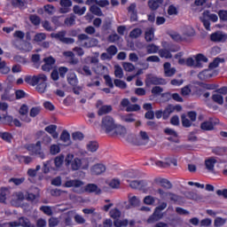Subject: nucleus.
<instances>
[{
  "instance_id": "nucleus-42",
  "label": "nucleus",
  "mask_w": 227,
  "mask_h": 227,
  "mask_svg": "<svg viewBox=\"0 0 227 227\" xmlns=\"http://www.w3.org/2000/svg\"><path fill=\"white\" fill-rule=\"evenodd\" d=\"M78 74H82V75H91V69H90V67L88 66H83L82 68H78L77 69Z\"/></svg>"
},
{
  "instance_id": "nucleus-63",
  "label": "nucleus",
  "mask_w": 227,
  "mask_h": 227,
  "mask_svg": "<svg viewBox=\"0 0 227 227\" xmlns=\"http://www.w3.org/2000/svg\"><path fill=\"white\" fill-rule=\"evenodd\" d=\"M184 35L186 36H193L194 35V28H192V27L191 26H188L184 28Z\"/></svg>"
},
{
  "instance_id": "nucleus-2",
  "label": "nucleus",
  "mask_w": 227,
  "mask_h": 227,
  "mask_svg": "<svg viewBox=\"0 0 227 227\" xmlns=\"http://www.w3.org/2000/svg\"><path fill=\"white\" fill-rule=\"evenodd\" d=\"M167 207L168 203L161 202L158 207H155L153 214L148 218L147 223L149 224H153V223L160 221V219L164 216L162 210H166Z\"/></svg>"
},
{
  "instance_id": "nucleus-43",
  "label": "nucleus",
  "mask_w": 227,
  "mask_h": 227,
  "mask_svg": "<svg viewBox=\"0 0 227 227\" xmlns=\"http://www.w3.org/2000/svg\"><path fill=\"white\" fill-rule=\"evenodd\" d=\"M10 194V191L6 188H2L0 192V201L1 203H4L6 201V196Z\"/></svg>"
},
{
  "instance_id": "nucleus-58",
  "label": "nucleus",
  "mask_w": 227,
  "mask_h": 227,
  "mask_svg": "<svg viewBox=\"0 0 227 227\" xmlns=\"http://www.w3.org/2000/svg\"><path fill=\"white\" fill-rule=\"evenodd\" d=\"M114 84L117 88H121V90H125L127 88V83L121 80L115 79Z\"/></svg>"
},
{
  "instance_id": "nucleus-48",
  "label": "nucleus",
  "mask_w": 227,
  "mask_h": 227,
  "mask_svg": "<svg viewBox=\"0 0 227 227\" xmlns=\"http://www.w3.org/2000/svg\"><path fill=\"white\" fill-rule=\"evenodd\" d=\"M120 179L114 178L110 182H108L109 187L112 189H120Z\"/></svg>"
},
{
  "instance_id": "nucleus-52",
  "label": "nucleus",
  "mask_w": 227,
  "mask_h": 227,
  "mask_svg": "<svg viewBox=\"0 0 227 227\" xmlns=\"http://www.w3.org/2000/svg\"><path fill=\"white\" fill-rule=\"evenodd\" d=\"M65 24L66 26H74V24H75V15L70 14V16L65 20Z\"/></svg>"
},
{
  "instance_id": "nucleus-3",
  "label": "nucleus",
  "mask_w": 227,
  "mask_h": 227,
  "mask_svg": "<svg viewBox=\"0 0 227 227\" xmlns=\"http://www.w3.org/2000/svg\"><path fill=\"white\" fill-rule=\"evenodd\" d=\"M208 59L203 54H198L195 59L189 58L186 59V67H194L195 68H203V63H207Z\"/></svg>"
},
{
  "instance_id": "nucleus-18",
  "label": "nucleus",
  "mask_w": 227,
  "mask_h": 227,
  "mask_svg": "<svg viewBox=\"0 0 227 227\" xmlns=\"http://www.w3.org/2000/svg\"><path fill=\"white\" fill-rule=\"evenodd\" d=\"M127 134V129L121 125H115V128L110 134L111 136H120L123 137Z\"/></svg>"
},
{
  "instance_id": "nucleus-21",
  "label": "nucleus",
  "mask_w": 227,
  "mask_h": 227,
  "mask_svg": "<svg viewBox=\"0 0 227 227\" xmlns=\"http://www.w3.org/2000/svg\"><path fill=\"white\" fill-rule=\"evenodd\" d=\"M90 171L92 175H102V173H105L106 171V165L98 163L90 168Z\"/></svg>"
},
{
  "instance_id": "nucleus-44",
  "label": "nucleus",
  "mask_w": 227,
  "mask_h": 227,
  "mask_svg": "<svg viewBox=\"0 0 227 227\" xmlns=\"http://www.w3.org/2000/svg\"><path fill=\"white\" fill-rule=\"evenodd\" d=\"M146 50L148 54H157V52H159V46L155 44H149L146 47Z\"/></svg>"
},
{
  "instance_id": "nucleus-25",
  "label": "nucleus",
  "mask_w": 227,
  "mask_h": 227,
  "mask_svg": "<svg viewBox=\"0 0 227 227\" xmlns=\"http://www.w3.org/2000/svg\"><path fill=\"white\" fill-rule=\"evenodd\" d=\"M75 159H77V157H75L74 153H67L65 157V165L67 166V168H69V169H71L74 162L75 161Z\"/></svg>"
},
{
  "instance_id": "nucleus-24",
  "label": "nucleus",
  "mask_w": 227,
  "mask_h": 227,
  "mask_svg": "<svg viewBox=\"0 0 227 227\" xmlns=\"http://www.w3.org/2000/svg\"><path fill=\"white\" fill-rule=\"evenodd\" d=\"M60 141L65 143V146H70L72 145V141L70 140V133L64 130L60 135Z\"/></svg>"
},
{
  "instance_id": "nucleus-37",
  "label": "nucleus",
  "mask_w": 227,
  "mask_h": 227,
  "mask_svg": "<svg viewBox=\"0 0 227 227\" xmlns=\"http://www.w3.org/2000/svg\"><path fill=\"white\" fill-rule=\"evenodd\" d=\"M61 152V146L58 144H53L50 146V153L51 155H58Z\"/></svg>"
},
{
  "instance_id": "nucleus-57",
  "label": "nucleus",
  "mask_w": 227,
  "mask_h": 227,
  "mask_svg": "<svg viewBox=\"0 0 227 227\" xmlns=\"http://www.w3.org/2000/svg\"><path fill=\"white\" fill-rule=\"evenodd\" d=\"M0 72L1 74H8L10 72V67L6 66V62H0Z\"/></svg>"
},
{
  "instance_id": "nucleus-27",
  "label": "nucleus",
  "mask_w": 227,
  "mask_h": 227,
  "mask_svg": "<svg viewBox=\"0 0 227 227\" xmlns=\"http://www.w3.org/2000/svg\"><path fill=\"white\" fill-rule=\"evenodd\" d=\"M65 162V156L60 154L54 159V165L56 169H61L63 168V163Z\"/></svg>"
},
{
  "instance_id": "nucleus-47",
  "label": "nucleus",
  "mask_w": 227,
  "mask_h": 227,
  "mask_svg": "<svg viewBox=\"0 0 227 227\" xmlns=\"http://www.w3.org/2000/svg\"><path fill=\"white\" fill-rule=\"evenodd\" d=\"M114 75L118 79L123 78V69L120 66H114Z\"/></svg>"
},
{
  "instance_id": "nucleus-39",
  "label": "nucleus",
  "mask_w": 227,
  "mask_h": 227,
  "mask_svg": "<svg viewBox=\"0 0 227 227\" xmlns=\"http://www.w3.org/2000/svg\"><path fill=\"white\" fill-rule=\"evenodd\" d=\"M175 111V106L172 105H169L166 107V109L163 112V119L168 120L169 118V114Z\"/></svg>"
},
{
  "instance_id": "nucleus-56",
  "label": "nucleus",
  "mask_w": 227,
  "mask_h": 227,
  "mask_svg": "<svg viewBox=\"0 0 227 227\" xmlns=\"http://www.w3.org/2000/svg\"><path fill=\"white\" fill-rule=\"evenodd\" d=\"M159 55L160 56V58H166L167 59L171 58V52L169 51L166 50V49L160 50L159 51Z\"/></svg>"
},
{
  "instance_id": "nucleus-34",
  "label": "nucleus",
  "mask_w": 227,
  "mask_h": 227,
  "mask_svg": "<svg viewBox=\"0 0 227 227\" xmlns=\"http://www.w3.org/2000/svg\"><path fill=\"white\" fill-rule=\"evenodd\" d=\"M36 84H47V76L43 74L35 75V85Z\"/></svg>"
},
{
  "instance_id": "nucleus-33",
  "label": "nucleus",
  "mask_w": 227,
  "mask_h": 227,
  "mask_svg": "<svg viewBox=\"0 0 227 227\" xmlns=\"http://www.w3.org/2000/svg\"><path fill=\"white\" fill-rule=\"evenodd\" d=\"M203 17L204 19H209V20H212V22H217V20H219L217 14L210 13L208 11L204 12Z\"/></svg>"
},
{
  "instance_id": "nucleus-35",
  "label": "nucleus",
  "mask_w": 227,
  "mask_h": 227,
  "mask_svg": "<svg viewBox=\"0 0 227 227\" xmlns=\"http://www.w3.org/2000/svg\"><path fill=\"white\" fill-rule=\"evenodd\" d=\"M202 130H214V122L212 121H204L200 125Z\"/></svg>"
},
{
  "instance_id": "nucleus-22",
  "label": "nucleus",
  "mask_w": 227,
  "mask_h": 227,
  "mask_svg": "<svg viewBox=\"0 0 227 227\" xmlns=\"http://www.w3.org/2000/svg\"><path fill=\"white\" fill-rule=\"evenodd\" d=\"M128 12L130 16L131 22H136V20H137V11L136 10V4H131L128 7Z\"/></svg>"
},
{
  "instance_id": "nucleus-36",
  "label": "nucleus",
  "mask_w": 227,
  "mask_h": 227,
  "mask_svg": "<svg viewBox=\"0 0 227 227\" xmlns=\"http://www.w3.org/2000/svg\"><path fill=\"white\" fill-rule=\"evenodd\" d=\"M73 12L75 15H84V13H86V6L81 7L79 5H74L73 7Z\"/></svg>"
},
{
  "instance_id": "nucleus-19",
  "label": "nucleus",
  "mask_w": 227,
  "mask_h": 227,
  "mask_svg": "<svg viewBox=\"0 0 227 227\" xmlns=\"http://www.w3.org/2000/svg\"><path fill=\"white\" fill-rule=\"evenodd\" d=\"M163 67L166 77H173V75L176 74V69L175 67H171V64L169 62H166L163 65Z\"/></svg>"
},
{
  "instance_id": "nucleus-13",
  "label": "nucleus",
  "mask_w": 227,
  "mask_h": 227,
  "mask_svg": "<svg viewBox=\"0 0 227 227\" xmlns=\"http://www.w3.org/2000/svg\"><path fill=\"white\" fill-rule=\"evenodd\" d=\"M217 159L215 157H210L205 160V168L208 173H215V164Z\"/></svg>"
},
{
  "instance_id": "nucleus-29",
  "label": "nucleus",
  "mask_w": 227,
  "mask_h": 227,
  "mask_svg": "<svg viewBox=\"0 0 227 227\" xmlns=\"http://www.w3.org/2000/svg\"><path fill=\"white\" fill-rule=\"evenodd\" d=\"M67 82L71 86H77L79 81L75 73H69L67 74Z\"/></svg>"
},
{
  "instance_id": "nucleus-55",
  "label": "nucleus",
  "mask_w": 227,
  "mask_h": 227,
  "mask_svg": "<svg viewBox=\"0 0 227 227\" xmlns=\"http://www.w3.org/2000/svg\"><path fill=\"white\" fill-rule=\"evenodd\" d=\"M141 109V106L139 105H129V106L126 108L127 113H134L136 111H139Z\"/></svg>"
},
{
  "instance_id": "nucleus-12",
  "label": "nucleus",
  "mask_w": 227,
  "mask_h": 227,
  "mask_svg": "<svg viewBox=\"0 0 227 227\" xmlns=\"http://www.w3.org/2000/svg\"><path fill=\"white\" fill-rule=\"evenodd\" d=\"M145 84L146 86H152V84H154V85L167 84V82L163 78L157 77L153 74H148L145 79Z\"/></svg>"
},
{
  "instance_id": "nucleus-54",
  "label": "nucleus",
  "mask_w": 227,
  "mask_h": 227,
  "mask_svg": "<svg viewBox=\"0 0 227 227\" xmlns=\"http://www.w3.org/2000/svg\"><path fill=\"white\" fill-rule=\"evenodd\" d=\"M129 187H131V189H141V187H143V181H131Z\"/></svg>"
},
{
  "instance_id": "nucleus-40",
  "label": "nucleus",
  "mask_w": 227,
  "mask_h": 227,
  "mask_svg": "<svg viewBox=\"0 0 227 227\" xmlns=\"http://www.w3.org/2000/svg\"><path fill=\"white\" fill-rule=\"evenodd\" d=\"M129 203L131 207H139L141 200L137 196H129Z\"/></svg>"
},
{
  "instance_id": "nucleus-7",
  "label": "nucleus",
  "mask_w": 227,
  "mask_h": 227,
  "mask_svg": "<svg viewBox=\"0 0 227 227\" xmlns=\"http://www.w3.org/2000/svg\"><path fill=\"white\" fill-rule=\"evenodd\" d=\"M27 150L30 155H36L40 159H45V153H43V150L42 149V142L37 141L35 145H29Z\"/></svg>"
},
{
  "instance_id": "nucleus-20",
  "label": "nucleus",
  "mask_w": 227,
  "mask_h": 227,
  "mask_svg": "<svg viewBox=\"0 0 227 227\" xmlns=\"http://www.w3.org/2000/svg\"><path fill=\"white\" fill-rule=\"evenodd\" d=\"M199 79L200 81H207V79H210V77H214V70L208 68L205 69L204 71L200 72L198 74Z\"/></svg>"
},
{
  "instance_id": "nucleus-30",
  "label": "nucleus",
  "mask_w": 227,
  "mask_h": 227,
  "mask_svg": "<svg viewBox=\"0 0 227 227\" xmlns=\"http://www.w3.org/2000/svg\"><path fill=\"white\" fill-rule=\"evenodd\" d=\"M86 148L88 152H91L93 153L94 152H97L98 150V143L97 141H90L86 145Z\"/></svg>"
},
{
  "instance_id": "nucleus-46",
  "label": "nucleus",
  "mask_w": 227,
  "mask_h": 227,
  "mask_svg": "<svg viewBox=\"0 0 227 227\" xmlns=\"http://www.w3.org/2000/svg\"><path fill=\"white\" fill-rule=\"evenodd\" d=\"M121 118V121H126V123H132L136 121V119L134 118V114H132L122 115Z\"/></svg>"
},
{
  "instance_id": "nucleus-26",
  "label": "nucleus",
  "mask_w": 227,
  "mask_h": 227,
  "mask_svg": "<svg viewBox=\"0 0 227 227\" xmlns=\"http://www.w3.org/2000/svg\"><path fill=\"white\" fill-rule=\"evenodd\" d=\"M58 127L56 125H50L45 128V131L48 132V134H51L53 139H58L59 135L56 131Z\"/></svg>"
},
{
  "instance_id": "nucleus-53",
  "label": "nucleus",
  "mask_w": 227,
  "mask_h": 227,
  "mask_svg": "<svg viewBox=\"0 0 227 227\" xmlns=\"http://www.w3.org/2000/svg\"><path fill=\"white\" fill-rule=\"evenodd\" d=\"M44 12L48 13V15H53V13H56V7H54V5L47 4L44 6Z\"/></svg>"
},
{
  "instance_id": "nucleus-1",
  "label": "nucleus",
  "mask_w": 227,
  "mask_h": 227,
  "mask_svg": "<svg viewBox=\"0 0 227 227\" xmlns=\"http://www.w3.org/2000/svg\"><path fill=\"white\" fill-rule=\"evenodd\" d=\"M64 186L67 188L74 187V192H78L79 194L82 192H94L95 194H100V192H102L97 184H89L84 187V182L79 179L68 180L65 183Z\"/></svg>"
},
{
  "instance_id": "nucleus-8",
  "label": "nucleus",
  "mask_w": 227,
  "mask_h": 227,
  "mask_svg": "<svg viewBox=\"0 0 227 227\" xmlns=\"http://www.w3.org/2000/svg\"><path fill=\"white\" fill-rule=\"evenodd\" d=\"M6 227H35V225L31 224L29 219L26 217H20L17 221L9 222L5 223Z\"/></svg>"
},
{
  "instance_id": "nucleus-49",
  "label": "nucleus",
  "mask_w": 227,
  "mask_h": 227,
  "mask_svg": "<svg viewBox=\"0 0 227 227\" xmlns=\"http://www.w3.org/2000/svg\"><path fill=\"white\" fill-rule=\"evenodd\" d=\"M140 35H143V31L141 30V28H134L129 33V37L130 38H139Z\"/></svg>"
},
{
  "instance_id": "nucleus-62",
  "label": "nucleus",
  "mask_w": 227,
  "mask_h": 227,
  "mask_svg": "<svg viewBox=\"0 0 227 227\" xmlns=\"http://www.w3.org/2000/svg\"><path fill=\"white\" fill-rule=\"evenodd\" d=\"M144 203L145 205H153V203H155V198L148 195V196L145 197Z\"/></svg>"
},
{
  "instance_id": "nucleus-15",
  "label": "nucleus",
  "mask_w": 227,
  "mask_h": 227,
  "mask_svg": "<svg viewBox=\"0 0 227 227\" xmlns=\"http://www.w3.org/2000/svg\"><path fill=\"white\" fill-rule=\"evenodd\" d=\"M28 111H29V108L26 105H22L19 111V113L21 116L20 118H21L22 121H26V123H29V121H31V118H29V116H27Z\"/></svg>"
},
{
  "instance_id": "nucleus-11",
  "label": "nucleus",
  "mask_w": 227,
  "mask_h": 227,
  "mask_svg": "<svg viewBox=\"0 0 227 227\" xmlns=\"http://www.w3.org/2000/svg\"><path fill=\"white\" fill-rule=\"evenodd\" d=\"M67 35L66 31H60L58 33H52L51 34V38H55L56 40H59V42H62V43H74L75 40L74 38L70 37H65Z\"/></svg>"
},
{
  "instance_id": "nucleus-60",
  "label": "nucleus",
  "mask_w": 227,
  "mask_h": 227,
  "mask_svg": "<svg viewBox=\"0 0 227 227\" xmlns=\"http://www.w3.org/2000/svg\"><path fill=\"white\" fill-rule=\"evenodd\" d=\"M51 162H52L51 160L43 162V173L47 174L51 172V169H52V168H51Z\"/></svg>"
},
{
  "instance_id": "nucleus-59",
  "label": "nucleus",
  "mask_w": 227,
  "mask_h": 227,
  "mask_svg": "<svg viewBox=\"0 0 227 227\" xmlns=\"http://www.w3.org/2000/svg\"><path fill=\"white\" fill-rule=\"evenodd\" d=\"M148 6L151 10H157V8L160 6V4L156 2V0H150L148 2Z\"/></svg>"
},
{
  "instance_id": "nucleus-41",
  "label": "nucleus",
  "mask_w": 227,
  "mask_h": 227,
  "mask_svg": "<svg viewBox=\"0 0 227 227\" xmlns=\"http://www.w3.org/2000/svg\"><path fill=\"white\" fill-rule=\"evenodd\" d=\"M113 111V106H103L98 110L99 116L103 114H107V113H111Z\"/></svg>"
},
{
  "instance_id": "nucleus-51",
  "label": "nucleus",
  "mask_w": 227,
  "mask_h": 227,
  "mask_svg": "<svg viewBox=\"0 0 227 227\" xmlns=\"http://www.w3.org/2000/svg\"><path fill=\"white\" fill-rule=\"evenodd\" d=\"M122 67L126 72H133L136 68V67H134V64L130 62H124L122 64Z\"/></svg>"
},
{
  "instance_id": "nucleus-23",
  "label": "nucleus",
  "mask_w": 227,
  "mask_h": 227,
  "mask_svg": "<svg viewBox=\"0 0 227 227\" xmlns=\"http://www.w3.org/2000/svg\"><path fill=\"white\" fill-rule=\"evenodd\" d=\"M38 196H40V190L38 188H32V192H27L26 198L28 201H33L34 200H36Z\"/></svg>"
},
{
  "instance_id": "nucleus-10",
  "label": "nucleus",
  "mask_w": 227,
  "mask_h": 227,
  "mask_svg": "<svg viewBox=\"0 0 227 227\" xmlns=\"http://www.w3.org/2000/svg\"><path fill=\"white\" fill-rule=\"evenodd\" d=\"M151 166H157L158 168H166V166H177L176 159L175 158H167L165 161L151 160Z\"/></svg>"
},
{
  "instance_id": "nucleus-17",
  "label": "nucleus",
  "mask_w": 227,
  "mask_h": 227,
  "mask_svg": "<svg viewBox=\"0 0 227 227\" xmlns=\"http://www.w3.org/2000/svg\"><path fill=\"white\" fill-rule=\"evenodd\" d=\"M154 182L157 185H160V187H164V189H171V187H173V185L171 184V182H169L166 178L156 177L154 179Z\"/></svg>"
},
{
  "instance_id": "nucleus-16",
  "label": "nucleus",
  "mask_w": 227,
  "mask_h": 227,
  "mask_svg": "<svg viewBox=\"0 0 227 227\" xmlns=\"http://www.w3.org/2000/svg\"><path fill=\"white\" fill-rule=\"evenodd\" d=\"M72 8V0H60V13H69Z\"/></svg>"
},
{
  "instance_id": "nucleus-31",
  "label": "nucleus",
  "mask_w": 227,
  "mask_h": 227,
  "mask_svg": "<svg viewBox=\"0 0 227 227\" xmlns=\"http://www.w3.org/2000/svg\"><path fill=\"white\" fill-rule=\"evenodd\" d=\"M90 13H93V15H96L97 17H103L104 16V12H102V9H100L97 5H91L90 7Z\"/></svg>"
},
{
  "instance_id": "nucleus-5",
  "label": "nucleus",
  "mask_w": 227,
  "mask_h": 227,
  "mask_svg": "<svg viewBox=\"0 0 227 227\" xmlns=\"http://www.w3.org/2000/svg\"><path fill=\"white\" fill-rule=\"evenodd\" d=\"M116 127V123H114V119L113 117L107 115L105 116L102 120L101 129L106 132V134H112Z\"/></svg>"
},
{
  "instance_id": "nucleus-61",
  "label": "nucleus",
  "mask_w": 227,
  "mask_h": 227,
  "mask_svg": "<svg viewBox=\"0 0 227 227\" xmlns=\"http://www.w3.org/2000/svg\"><path fill=\"white\" fill-rule=\"evenodd\" d=\"M13 200H16L18 203L19 201H22L24 200V193L21 192H17L13 194Z\"/></svg>"
},
{
  "instance_id": "nucleus-32",
  "label": "nucleus",
  "mask_w": 227,
  "mask_h": 227,
  "mask_svg": "<svg viewBox=\"0 0 227 227\" xmlns=\"http://www.w3.org/2000/svg\"><path fill=\"white\" fill-rule=\"evenodd\" d=\"M155 29H153V27H149L146 29L145 31V40L146 42H152V40H153L155 35Z\"/></svg>"
},
{
  "instance_id": "nucleus-45",
  "label": "nucleus",
  "mask_w": 227,
  "mask_h": 227,
  "mask_svg": "<svg viewBox=\"0 0 227 227\" xmlns=\"http://www.w3.org/2000/svg\"><path fill=\"white\" fill-rule=\"evenodd\" d=\"M157 192L161 200H169V194H171V192H166L160 188L157 190Z\"/></svg>"
},
{
  "instance_id": "nucleus-14",
  "label": "nucleus",
  "mask_w": 227,
  "mask_h": 227,
  "mask_svg": "<svg viewBox=\"0 0 227 227\" xmlns=\"http://www.w3.org/2000/svg\"><path fill=\"white\" fill-rule=\"evenodd\" d=\"M212 42H218L223 43L227 40V34L222 31L215 32L210 36Z\"/></svg>"
},
{
  "instance_id": "nucleus-9",
  "label": "nucleus",
  "mask_w": 227,
  "mask_h": 227,
  "mask_svg": "<svg viewBox=\"0 0 227 227\" xmlns=\"http://www.w3.org/2000/svg\"><path fill=\"white\" fill-rule=\"evenodd\" d=\"M90 168V162L86 159L75 158L73 166H71L72 171H79V169H88Z\"/></svg>"
},
{
  "instance_id": "nucleus-4",
  "label": "nucleus",
  "mask_w": 227,
  "mask_h": 227,
  "mask_svg": "<svg viewBox=\"0 0 227 227\" xmlns=\"http://www.w3.org/2000/svg\"><path fill=\"white\" fill-rule=\"evenodd\" d=\"M121 215V212L118 208H114L110 210V217H112V219H115V221L114 222L115 227L128 226L129 220H120Z\"/></svg>"
},
{
  "instance_id": "nucleus-50",
  "label": "nucleus",
  "mask_w": 227,
  "mask_h": 227,
  "mask_svg": "<svg viewBox=\"0 0 227 227\" xmlns=\"http://www.w3.org/2000/svg\"><path fill=\"white\" fill-rule=\"evenodd\" d=\"M181 121H182V123H183V127L189 128V127H191V125H192V121H190L187 118V115H182L181 116Z\"/></svg>"
},
{
  "instance_id": "nucleus-28",
  "label": "nucleus",
  "mask_w": 227,
  "mask_h": 227,
  "mask_svg": "<svg viewBox=\"0 0 227 227\" xmlns=\"http://www.w3.org/2000/svg\"><path fill=\"white\" fill-rule=\"evenodd\" d=\"M75 215V211L72 210L67 213V216L62 222V226H72V215Z\"/></svg>"
},
{
  "instance_id": "nucleus-64",
  "label": "nucleus",
  "mask_w": 227,
  "mask_h": 227,
  "mask_svg": "<svg viewBox=\"0 0 227 227\" xmlns=\"http://www.w3.org/2000/svg\"><path fill=\"white\" fill-rule=\"evenodd\" d=\"M40 210H42V212L46 215H51L52 214V208L49 206H43L40 207Z\"/></svg>"
},
{
  "instance_id": "nucleus-6",
  "label": "nucleus",
  "mask_w": 227,
  "mask_h": 227,
  "mask_svg": "<svg viewBox=\"0 0 227 227\" xmlns=\"http://www.w3.org/2000/svg\"><path fill=\"white\" fill-rule=\"evenodd\" d=\"M78 39L80 40V45L85 47L86 49H90L91 47H96V45H98V40L95 38H90L84 34L79 35Z\"/></svg>"
},
{
  "instance_id": "nucleus-38",
  "label": "nucleus",
  "mask_w": 227,
  "mask_h": 227,
  "mask_svg": "<svg viewBox=\"0 0 227 227\" xmlns=\"http://www.w3.org/2000/svg\"><path fill=\"white\" fill-rule=\"evenodd\" d=\"M212 100L219 106H223V104H224V98H223L221 94H213Z\"/></svg>"
}]
</instances>
